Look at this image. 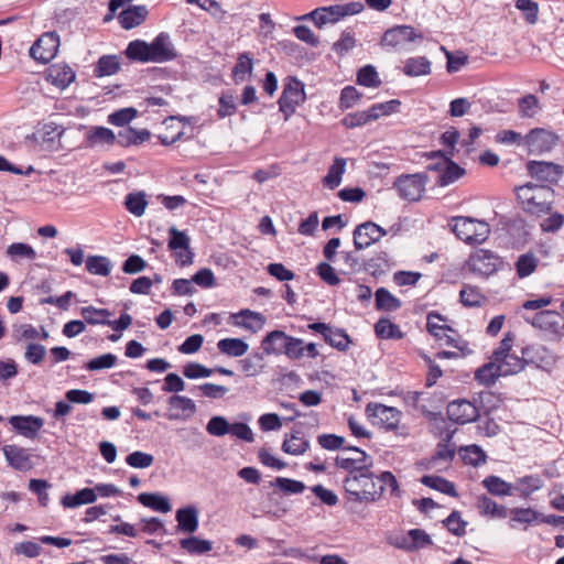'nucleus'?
<instances>
[{
    "label": "nucleus",
    "mask_w": 564,
    "mask_h": 564,
    "mask_svg": "<svg viewBox=\"0 0 564 564\" xmlns=\"http://www.w3.org/2000/svg\"><path fill=\"white\" fill-rule=\"evenodd\" d=\"M521 208L531 215L541 216L551 210L554 191L550 186L527 183L516 188Z\"/></svg>",
    "instance_id": "f257e3e1"
},
{
    "label": "nucleus",
    "mask_w": 564,
    "mask_h": 564,
    "mask_svg": "<svg viewBox=\"0 0 564 564\" xmlns=\"http://www.w3.org/2000/svg\"><path fill=\"white\" fill-rule=\"evenodd\" d=\"M343 484L348 499L355 502H375L383 494V486H377L371 469L348 475Z\"/></svg>",
    "instance_id": "f03ea898"
},
{
    "label": "nucleus",
    "mask_w": 564,
    "mask_h": 564,
    "mask_svg": "<svg viewBox=\"0 0 564 564\" xmlns=\"http://www.w3.org/2000/svg\"><path fill=\"white\" fill-rule=\"evenodd\" d=\"M300 345L301 338L293 337L279 329L269 332L261 340V349L267 355H284L291 360L300 359Z\"/></svg>",
    "instance_id": "7ed1b4c3"
},
{
    "label": "nucleus",
    "mask_w": 564,
    "mask_h": 564,
    "mask_svg": "<svg viewBox=\"0 0 564 564\" xmlns=\"http://www.w3.org/2000/svg\"><path fill=\"white\" fill-rule=\"evenodd\" d=\"M364 3L354 1L345 4H336L329 7H321L302 17V19H311L317 28L325 24H334L340 19L355 15L364 10Z\"/></svg>",
    "instance_id": "20e7f679"
},
{
    "label": "nucleus",
    "mask_w": 564,
    "mask_h": 564,
    "mask_svg": "<svg viewBox=\"0 0 564 564\" xmlns=\"http://www.w3.org/2000/svg\"><path fill=\"white\" fill-rule=\"evenodd\" d=\"M452 231L466 243H481L489 235V226L469 217L457 216L451 221Z\"/></svg>",
    "instance_id": "39448f33"
},
{
    "label": "nucleus",
    "mask_w": 564,
    "mask_h": 564,
    "mask_svg": "<svg viewBox=\"0 0 564 564\" xmlns=\"http://www.w3.org/2000/svg\"><path fill=\"white\" fill-rule=\"evenodd\" d=\"M306 100L304 84L296 77H288L283 91L279 98V109L284 116V120L295 112L296 108Z\"/></svg>",
    "instance_id": "423d86ee"
},
{
    "label": "nucleus",
    "mask_w": 564,
    "mask_h": 564,
    "mask_svg": "<svg viewBox=\"0 0 564 564\" xmlns=\"http://www.w3.org/2000/svg\"><path fill=\"white\" fill-rule=\"evenodd\" d=\"M427 158L435 160L434 163H430L427 165V170L441 172L436 180V184L440 186H447L465 174V170L463 167L453 162L441 151H433L427 154Z\"/></svg>",
    "instance_id": "0eeeda50"
},
{
    "label": "nucleus",
    "mask_w": 564,
    "mask_h": 564,
    "mask_svg": "<svg viewBox=\"0 0 564 564\" xmlns=\"http://www.w3.org/2000/svg\"><path fill=\"white\" fill-rule=\"evenodd\" d=\"M525 322L545 333L551 340H560L564 336V317L555 311H541Z\"/></svg>",
    "instance_id": "6e6552de"
},
{
    "label": "nucleus",
    "mask_w": 564,
    "mask_h": 564,
    "mask_svg": "<svg viewBox=\"0 0 564 564\" xmlns=\"http://www.w3.org/2000/svg\"><path fill=\"white\" fill-rule=\"evenodd\" d=\"M427 183V175L425 173L402 174L393 182V188L398 192L399 196L405 200H419Z\"/></svg>",
    "instance_id": "1a4fd4ad"
},
{
    "label": "nucleus",
    "mask_w": 564,
    "mask_h": 564,
    "mask_svg": "<svg viewBox=\"0 0 564 564\" xmlns=\"http://www.w3.org/2000/svg\"><path fill=\"white\" fill-rule=\"evenodd\" d=\"M423 40V35L411 25H397L383 33L381 45L393 51H406L409 45Z\"/></svg>",
    "instance_id": "9d476101"
},
{
    "label": "nucleus",
    "mask_w": 564,
    "mask_h": 564,
    "mask_svg": "<svg viewBox=\"0 0 564 564\" xmlns=\"http://www.w3.org/2000/svg\"><path fill=\"white\" fill-rule=\"evenodd\" d=\"M501 265L500 258L490 250L477 249L470 253L467 268L474 274L488 278L496 273Z\"/></svg>",
    "instance_id": "9b49d317"
},
{
    "label": "nucleus",
    "mask_w": 564,
    "mask_h": 564,
    "mask_svg": "<svg viewBox=\"0 0 564 564\" xmlns=\"http://www.w3.org/2000/svg\"><path fill=\"white\" fill-rule=\"evenodd\" d=\"M64 133V127L55 122H48L43 124L42 128L37 129L31 135H28L26 139L35 142L42 150L58 151L62 148L61 139Z\"/></svg>",
    "instance_id": "f8f14e48"
},
{
    "label": "nucleus",
    "mask_w": 564,
    "mask_h": 564,
    "mask_svg": "<svg viewBox=\"0 0 564 564\" xmlns=\"http://www.w3.org/2000/svg\"><path fill=\"white\" fill-rule=\"evenodd\" d=\"M59 36L56 32L42 34L31 46L30 55L41 63H48L58 51Z\"/></svg>",
    "instance_id": "ddd939ff"
},
{
    "label": "nucleus",
    "mask_w": 564,
    "mask_h": 564,
    "mask_svg": "<svg viewBox=\"0 0 564 564\" xmlns=\"http://www.w3.org/2000/svg\"><path fill=\"white\" fill-rule=\"evenodd\" d=\"M367 413L376 425L390 431L398 429L402 415L398 409L381 403L368 404Z\"/></svg>",
    "instance_id": "4468645a"
},
{
    "label": "nucleus",
    "mask_w": 564,
    "mask_h": 564,
    "mask_svg": "<svg viewBox=\"0 0 564 564\" xmlns=\"http://www.w3.org/2000/svg\"><path fill=\"white\" fill-rule=\"evenodd\" d=\"M347 451H350L355 454L354 457H341L337 456L335 459V465L338 468H341L346 471H348V475H352L356 473H367L368 469H371L373 465V460L371 456H369L366 452L362 449L349 446L346 448Z\"/></svg>",
    "instance_id": "2eb2a0df"
},
{
    "label": "nucleus",
    "mask_w": 564,
    "mask_h": 564,
    "mask_svg": "<svg viewBox=\"0 0 564 564\" xmlns=\"http://www.w3.org/2000/svg\"><path fill=\"white\" fill-rule=\"evenodd\" d=\"M527 365L532 364L538 368L549 370L557 361V356L547 347L541 344L527 345L521 348Z\"/></svg>",
    "instance_id": "dca6fc26"
},
{
    "label": "nucleus",
    "mask_w": 564,
    "mask_h": 564,
    "mask_svg": "<svg viewBox=\"0 0 564 564\" xmlns=\"http://www.w3.org/2000/svg\"><path fill=\"white\" fill-rule=\"evenodd\" d=\"M558 141V137L546 129L534 128L523 139L530 153H544L550 151Z\"/></svg>",
    "instance_id": "f3484780"
},
{
    "label": "nucleus",
    "mask_w": 564,
    "mask_h": 564,
    "mask_svg": "<svg viewBox=\"0 0 564 564\" xmlns=\"http://www.w3.org/2000/svg\"><path fill=\"white\" fill-rule=\"evenodd\" d=\"M387 235L386 229L373 221L358 225L354 230V246L356 250L369 248Z\"/></svg>",
    "instance_id": "a211bd4d"
},
{
    "label": "nucleus",
    "mask_w": 564,
    "mask_h": 564,
    "mask_svg": "<svg viewBox=\"0 0 564 564\" xmlns=\"http://www.w3.org/2000/svg\"><path fill=\"white\" fill-rule=\"evenodd\" d=\"M446 412L451 421L462 425L470 423L479 416L476 405L466 399L449 402Z\"/></svg>",
    "instance_id": "6ab92c4d"
},
{
    "label": "nucleus",
    "mask_w": 564,
    "mask_h": 564,
    "mask_svg": "<svg viewBox=\"0 0 564 564\" xmlns=\"http://www.w3.org/2000/svg\"><path fill=\"white\" fill-rule=\"evenodd\" d=\"M151 63H165L177 57V52L167 33L161 32L151 43Z\"/></svg>",
    "instance_id": "aec40b11"
},
{
    "label": "nucleus",
    "mask_w": 564,
    "mask_h": 564,
    "mask_svg": "<svg viewBox=\"0 0 564 564\" xmlns=\"http://www.w3.org/2000/svg\"><path fill=\"white\" fill-rule=\"evenodd\" d=\"M527 171L531 177L550 183L556 182L562 174L558 164L545 161H529Z\"/></svg>",
    "instance_id": "412c9836"
},
{
    "label": "nucleus",
    "mask_w": 564,
    "mask_h": 564,
    "mask_svg": "<svg viewBox=\"0 0 564 564\" xmlns=\"http://www.w3.org/2000/svg\"><path fill=\"white\" fill-rule=\"evenodd\" d=\"M9 423L19 434L28 438H34L42 429L44 421L42 417L34 415H13L9 419Z\"/></svg>",
    "instance_id": "4be33fe9"
},
{
    "label": "nucleus",
    "mask_w": 564,
    "mask_h": 564,
    "mask_svg": "<svg viewBox=\"0 0 564 564\" xmlns=\"http://www.w3.org/2000/svg\"><path fill=\"white\" fill-rule=\"evenodd\" d=\"M2 451L9 466L13 469L26 471L33 467L31 455L26 448L18 445H4Z\"/></svg>",
    "instance_id": "5701e85b"
},
{
    "label": "nucleus",
    "mask_w": 564,
    "mask_h": 564,
    "mask_svg": "<svg viewBox=\"0 0 564 564\" xmlns=\"http://www.w3.org/2000/svg\"><path fill=\"white\" fill-rule=\"evenodd\" d=\"M231 323L237 327H242L251 333H257L265 324V317L258 312L245 308L230 315Z\"/></svg>",
    "instance_id": "b1692460"
},
{
    "label": "nucleus",
    "mask_w": 564,
    "mask_h": 564,
    "mask_svg": "<svg viewBox=\"0 0 564 564\" xmlns=\"http://www.w3.org/2000/svg\"><path fill=\"white\" fill-rule=\"evenodd\" d=\"M86 148L111 147L117 143L115 132L106 127L95 126L89 128L85 135Z\"/></svg>",
    "instance_id": "393cba45"
},
{
    "label": "nucleus",
    "mask_w": 564,
    "mask_h": 564,
    "mask_svg": "<svg viewBox=\"0 0 564 564\" xmlns=\"http://www.w3.org/2000/svg\"><path fill=\"white\" fill-rule=\"evenodd\" d=\"M76 74L73 68L66 64L51 65L46 70V79L59 89L67 88L74 80Z\"/></svg>",
    "instance_id": "a878e982"
},
{
    "label": "nucleus",
    "mask_w": 564,
    "mask_h": 564,
    "mask_svg": "<svg viewBox=\"0 0 564 564\" xmlns=\"http://www.w3.org/2000/svg\"><path fill=\"white\" fill-rule=\"evenodd\" d=\"M264 350L259 349L252 350L247 357L239 360V367L246 377H257L264 372L267 368Z\"/></svg>",
    "instance_id": "bb28decb"
},
{
    "label": "nucleus",
    "mask_w": 564,
    "mask_h": 564,
    "mask_svg": "<svg viewBox=\"0 0 564 564\" xmlns=\"http://www.w3.org/2000/svg\"><path fill=\"white\" fill-rule=\"evenodd\" d=\"M198 514V509L193 505L180 508L175 513L178 531L194 533L199 524Z\"/></svg>",
    "instance_id": "cd10ccee"
},
{
    "label": "nucleus",
    "mask_w": 564,
    "mask_h": 564,
    "mask_svg": "<svg viewBox=\"0 0 564 564\" xmlns=\"http://www.w3.org/2000/svg\"><path fill=\"white\" fill-rule=\"evenodd\" d=\"M167 404L170 405L171 410H177L181 411L183 414L175 412V413H169L167 419L169 420H186L192 414L196 412V405L194 401L187 397L184 395H177L174 394L167 399Z\"/></svg>",
    "instance_id": "c85d7f7f"
},
{
    "label": "nucleus",
    "mask_w": 564,
    "mask_h": 564,
    "mask_svg": "<svg viewBox=\"0 0 564 564\" xmlns=\"http://www.w3.org/2000/svg\"><path fill=\"white\" fill-rule=\"evenodd\" d=\"M170 240L169 248L171 250L184 249L186 250L185 258L182 254H178V262L181 265H187L192 263L193 253L189 250V238L184 231H180L175 227H171L169 230Z\"/></svg>",
    "instance_id": "c756f323"
},
{
    "label": "nucleus",
    "mask_w": 564,
    "mask_h": 564,
    "mask_svg": "<svg viewBox=\"0 0 564 564\" xmlns=\"http://www.w3.org/2000/svg\"><path fill=\"white\" fill-rule=\"evenodd\" d=\"M148 13L145 6H130L119 13L118 19L124 30H130L140 25L147 19Z\"/></svg>",
    "instance_id": "7c9ffc66"
},
{
    "label": "nucleus",
    "mask_w": 564,
    "mask_h": 564,
    "mask_svg": "<svg viewBox=\"0 0 564 564\" xmlns=\"http://www.w3.org/2000/svg\"><path fill=\"white\" fill-rule=\"evenodd\" d=\"M544 482L539 475H527L517 478L512 484L513 494H518L522 498H528L533 492L540 490Z\"/></svg>",
    "instance_id": "2f4dec72"
},
{
    "label": "nucleus",
    "mask_w": 564,
    "mask_h": 564,
    "mask_svg": "<svg viewBox=\"0 0 564 564\" xmlns=\"http://www.w3.org/2000/svg\"><path fill=\"white\" fill-rule=\"evenodd\" d=\"M151 137V133L148 129L137 130L132 127H128L121 131H119L117 135V143L120 147L128 148L131 145H138L145 141H148Z\"/></svg>",
    "instance_id": "473e14b6"
},
{
    "label": "nucleus",
    "mask_w": 564,
    "mask_h": 564,
    "mask_svg": "<svg viewBox=\"0 0 564 564\" xmlns=\"http://www.w3.org/2000/svg\"><path fill=\"white\" fill-rule=\"evenodd\" d=\"M481 485L492 496L507 497L513 495L512 484L495 475L484 478Z\"/></svg>",
    "instance_id": "72a5a7b5"
},
{
    "label": "nucleus",
    "mask_w": 564,
    "mask_h": 564,
    "mask_svg": "<svg viewBox=\"0 0 564 564\" xmlns=\"http://www.w3.org/2000/svg\"><path fill=\"white\" fill-rule=\"evenodd\" d=\"M217 349L228 357H242L247 354L249 345L241 338H223L217 343Z\"/></svg>",
    "instance_id": "f704fd0d"
},
{
    "label": "nucleus",
    "mask_w": 564,
    "mask_h": 564,
    "mask_svg": "<svg viewBox=\"0 0 564 564\" xmlns=\"http://www.w3.org/2000/svg\"><path fill=\"white\" fill-rule=\"evenodd\" d=\"M96 500L97 494L95 492L94 488H83L74 495H65L62 498L61 503L65 508H76L82 505L94 503Z\"/></svg>",
    "instance_id": "c9c22d12"
},
{
    "label": "nucleus",
    "mask_w": 564,
    "mask_h": 564,
    "mask_svg": "<svg viewBox=\"0 0 564 564\" xmlns=\"http://www.w3.org/2000/svg\"><path fill=\"white\" fill-rule=\"evenodd\" d=\"M498 370L502 376L516 375L524 369L527 361L524 356H517L514 354H508L497 361Z\"/></svg>",
    "instance_id": "e433bc0d"
},
{
    "label": "nucleus",
    "mask_w": 564,
    "mask_h": 564,
    "mask_svg": "<svg viewBox=\"0 0 564 564\" xmlns=\"http://www.w3.org/2000/svg\"><path fill=\"white\" fill-rule=\"evenodd\" d=\"M345 171L346 160L344 158H335L334 163L327 171V174L323 177V185L330 189L338 187L341 183Z\"/></svg>",
    "instance_id": "4c0bfd02"
},
{
    "label": "nucleus",
    "mask_w": 564,
    "mask_h": 564,
    "mask_svg": "<svg viewBox=\"0 0 564 564\" xmlns=\"http://www.w3.org/2000/svg\"><path fill=\"white\" fill-rule=\"evenodd\" d=\"M124 53L131 61L151 63L150 43H147L143 40L131 41Z\"/></svg>",
    "instance_id": "58836bf2"
},
{
    "label": "nucleus",
    "mask_w": 564,
    "mask_h": 564,
    "mask_svg": "<svg viewBox=\"0 0 564 564\" xmlns=\"http://www.w3.org/2000/svg\"><path fill=\"white\" fill-rule=\"evenodd\" d=\"M477 508L481 516H489L491 518L503 519L507 517V509L505 506H499L491 498L486 495H480L477 498Z\"/></svg>",
    "instance_id": "ea45409f"
},
{
    "label": "nucleus",
    "mask_w": 564,
    "mask_h": 564,
    "mask_svg": "<svg viewBox=\"0 0 564 564\" xmlns=\"http://www.w3.org/2000/svg\"><path fill=\"white\" fill-rule=\"evenodd\" d=\"M138 500L144 507L163 513H166L172 509L169 499L159 494L143 492L138 496Z\"/></svg>",
    "instance_id": "a19ab883"
},
{
    "label": "nucleus",
    "mask_w": 564,
    "mask_h": 564,
    "mask_svg": "<svg viewBox=\"0 0 564 564\" xmlns=\"http://www.w3.org/2000/svg\"><path fill=\"white\" fill-rule=\"evenodd\" d=\"M421 482L425 485L426 487H430L434 490L441 491L443 494H446L451 497H457L458 492L456 491L455 485L440 476L434 475H424L421 478Z\"/></svg>",
    "instance_id": "79ce46f5"
},
{
    "label": "nucleus",
    "mask_w": 564,
    "mask_h": 564,
    "mask_svg": "<svg viewBox=\"0 0 564 564\" xmlns=\"http://www.w3.org/2000/svg\"><path fill=\"white\" fill-rule=\"evenodd\" d=\"M403 73L410 77L429 75L431 73V62L424 57H410L403 66Z\"/></svg>",
    "instance_id": "37998d69"
},
{
    "label": "nucleus",
    "mask_w": 564,
    "mask_h": 564,
    "mask_svg": "<svg viewBox=\"0 0 564 564\" xmlns=\"http://www.w3.org/2000/svg\"><path fill=\"white\" fill-rule=\"evenodd\" d=\"M182 550L193 555H200L213 550V543L209 540H203L197 536H189L180 541Z\"/></svg>",
    "instance_id": "c03bdc74"
},
{
    "label": "nucleus",
    "mask_w": 564,
    "mask_h": 564,
    "mask_svg": "<svg viewBox=\"0 0 564 564\" xmlns=\"http://www.w3.org/2000/svg\"><path fill=\"white\" fill-rule=\"evenodd\" d=\"M376 308L379 311L392 312L401 307V301L392 295L387 289L379 288L376 293Z\"/></svg>",
    "instance_id": "a18cd8bd"
},
{
    "label": "nucleus",
    "mask_w": 564,
    "mask_h": 564,
    "mask_svg": "<svg viewBox=\"0 0 564 564\" xmlns=\"http://www.w3.org/2000/svg\"><path fill=\"white\" fill-rule=\"evenodd\" d=\"M539 259L532 253H523L516 261V272L520 279L531 275L538 268Z\"/></svg>",
    "instance_id": "49530a36"
},
{
    "label": "nucleus",
    "mask_w": 564,
    "mask_h": 564,
    "mask_svg": "<svg viewBox=\"0 0 564 564\" xmlns=\"http://www.w3.org/2000/svg\"><path fill=\"white\" fill-rule=\"evenodd\" d=\"M148 200L143 192L129 193L124 199V207L127 210L135 217L144 215Z\"/></svg>",
    "instance_id": "de8ad7c7"
},
{
    "label": "nucleus",
    "mask_w": 564,
    "mask_h": 564,
    "mask_svg": "<svg viewBox=\"0 0 564 564\" xmlns=\"http://www.w3.org/2000/svg\"><path fill=\"white\" fill-rule=\"evenodd\" d=\"M120 69V63L115 55L101 56L94 69L96 77H105L115 75Z\"/></svg>",
    "instance_id": "09e8293b"
},
{
    "label": "nucleus",
    "mask_w": 564,
    "mask_h": 564,
    "mask_svg": "<svg viewBox=\"0 0 564 564\" xmlns=\"http://www.w3.org/2000/svg\"><path fill=\"white\" fill-rule=\"evenodd\" d=\"M80 314L89 325H106V323H109V317L112 316L110 311L106 308H96L94 306L83 307Z\"/></svg>",
    "instance_id": "8fccbe9b"
},
{
    "label": "nucleus",
    "mask_w": 564,
    "mask_h": 564,
    "mask_svg": "<svg viewBox=\"0 0 564 564\" xmlns=\"http://www.w3.org/2000/svg\"><path fill=\"white\" fill-rule=\"evenodd\" d=\"M511 520L510 527L514 528V522L523 523V524H532L534 522H541V518L543 517L538 511L531 508H513L510 510Z\"/></svg>",
    "instance_id": "3c124183"
},
{
    "label": "nucleus",
    "mask_w": 564,
    "mask_h": 564,
    "mask_svg": "<svg viewBox=\"0 0 564 564\" xmlns=\"http://www.w3.org/2000/svg\"><path fill=\"white\" fill-rule=\"evenodd\" d=\"M376 335L384 339H401L404 334L397 324L388 318H380L375 325Z\"/></svg>",
    "instance_id": "603ef678"
},
{
    "label": "nucleus",
    "mask_w": 564,
    "mask_h": 564,
    "mask_svg": "<svg viewBox=\"0 0 564 564\" xmlns=\"http://www.w3.org/2000/svg\"><path fill=\"white\" fill-rule=\"evenodd\" d=\"M324 339L328 345L339 351L347 350L351 343L350 337L344 329L334 327H330L328 333L324 334Z\"/></svg>",
    "instance_id": "864d4df0"
},
{
    "label": "nucleus",
    "mask_w": 564,
    "mask_h": 564,
    "mask_svg": "<svg viewBox=\"0 0 564 564\" xmlns=\"http://www.w3.org/2000/svg\"><path fill=\"white\" fill-rule=\"evenodd\" d=\"M376 120V113L372 112L371 107L368 110L351 112L345 116L341 123L347 129H354L367 124Z\"/></svg>",
    "instance_id": "5fc2aeb1"
},
{
    "label": "nucleus",
    "mask_w": 564,
    "mask_h": 564,
    "mask_svg": "<svg viewBox=\"0 0 564 564\" xmlns=\"http://www.w3.org/2000/svg\"><path fill=\"white\" fill-rule=\"evenodd\" d=\"M86 270L91 274L107 276L111 271V262L104 256H89L86 259Z\"/></svg>",
    "instance_id": "6e6d98bb"
},
{
    "label": "nucleus",
    "mask_w": 564,
    "mask_h": 564,
    "mask_svg": "<svg viewBox=\"0 0 564 564\" xmlns=\"http://www.w3.org/2000/svg\"><path fill=\"white\" fill-rule=\"evenodd\" d=\"M310 442L300 435L299 432L291 434V436L284 440L282 444V451L291 455H301L307 451Z\"/></svg>",
    "instance_id": "4d7b16f0"
},
{
    "label": "nucleus",
    "mask_w": 564,
    "mask_h": 564,
    "mask_svg": "<svg viewBox=\"0 0 564 564\" xmlns=\"http://www.w3.org/2000/svg\"><path fill=\"white\" fill-rule=\"evenodd\" d=\"M270 486L275 487L284 495H299L305 490L304 482L285 477H276L274 480L270 481Z\"/></svg>",
    "instance_id": "13d9d810"
},
{
    "label": "nucleus",
    "mask_w": 564,
    "mask_h": 564,
    "mask_svg": "<svg viewBox=\"0 0 564 564\" xmlns=\"http://www.w3.org/2000/svg\"><path fill=\"white\" fill-rule=\"evenodd\" d=\"M253 62L249 53H242L238 56L237 62L232 68V76L235 82H242L247 75L252 73Z\"/></svg>",
    "instance_id": "bf43d9fd"
},
{
    "label": "nucleus",
    "mask_w": 564,
    "mask_h": 564,
    "mask_svg": "<svg viewBox=\"0 0 564 564\" xmlns=\"http://www.w3.org/2000/svg\"><path fill=\"white\" fill-rule=\"evenodd\" d=\"M500 370H498V364L492 359V361L480 367L476 373V380L485 386L492 384L498 377H501Z\"/></svg>",
    "instance_id": "052dcab7"
},
{
    "label": "nucleus",
    "mask_w": 564,
    "mask_h": 564,
    "mask_svg": "<svg viewBox=\"0 0 564 564\" xmlns=\"http://www.w3.org/2000/svg\"><path fill=\"white\" fill-rule=\"evenodd\" d=\"M7 256L13 261L21 259L34 260L36 258V252L28 243L14 242L7 248Z\"/></svg>",
    "instance_id": "680f3d73"
},
{
    "label": "nucleus",
    "mask_w": 564,
    "mask_h": 564,
    "mask_svg": "<svg viewBox=\"0 0 564 564\" xmlns=\"http://www.w3.org/2000/svg\"><path fill=\"white\" fill-rule=\"evenodd\" d=\"M440 322H444V318L437 312H430L426 317V328L427 332L438 339H443L444 332L449 330L453 332L452 327L446 324H440Z\"/></svg>",
    "instance_id": "e2e57ef3"
},
{
    "label": "nucleus",
    "mask_w": 564,
    "mask_h": 564,
    "mask_svg": "<svg viewBox=\"0 0 564 564\" xmlns=\"http://www.w3.org/2000/svg\"><path fill=\"white\" fill-rule=\"evenodd\" d=\"M518 108L519 113L522 118H533L541 110V106L539 104L538 98L532 94H529L519 99Z\"/></svg>",
    "instance_id": "0e129e2a"
},
{
    "label": "nucleus",
    "mask_w": 564,
    "mask_h": 564,
    "mask_svg": "<svg viewBox=\"0 0 564 564\" xmlns=\"http://www.w3.org/2000/svg\"><path fill=\"white\" fill-rule=\"evenodd\" d=\"M460 456L465 464L479 466L486 462L485 452L477 445H468L460 448Z\"/></svg>",
    "instance_id": "69168bd1"
},
{
    "label": "nucleus",
    "mask_w": 564,
    "mask_h": 564,
    "mask_svg": "<svg viewBox=\"0 0 564 564\" xmlns=\"http://www.w3.org/2000/svg\"><path fill=\"white\" fill-rule=\"evenodd\" d=\"M138 115V110L133 107L122 108L112 113L107 118L108 123L117 127H124L130 123Z\"/></svg>",
    "instance_id": "338daca9"
},
{
    "label": "nucleus",
    "mask_w": 564,
    "mask_h": 564,
    "mask_svg": "<svg viewBox=\"0 0 564 564\" xmlns=\"http://www.w3.org/2000/svg\"><path fill=\"white\" fill-rule=\"evenodd\" d=\"M357 83L365 87H379L381 80L376 68L372 65H366L358 70Z\"/></svg>",
    "instance_id": "774afa93"
}]
</instances>
